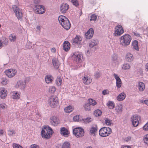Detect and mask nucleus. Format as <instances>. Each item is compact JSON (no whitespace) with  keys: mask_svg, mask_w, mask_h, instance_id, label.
<instances>
[{"mask_svg":"<svg viewBox=\"0 0 148 148\" xmlns=\"http://www.w3.org/2000/svg\"><path fill=\"white\" fill-rule=\"evenodd\" d=\"M58 19L60 24L65 29H69L71 27V24L67 17L63 15H60L58 17Z\"/></svg>","mask_w":148,"mask_h":148,"instance_id":"obj_1","label":"nucleus"},{"mask_svg":"<svg viewBox=\"0 0 148 148\" xmlns=\"http://www.w3.org/2000/svg\"><path fill=\"white\" fill-rule=\"evenodd\" d=\"M53 131L50 127H45L42 130L41 134L42 137L46 139H48L52 134Z\"/></svg>","mask_w":148,"mask_h":148,"instance_id":"obj_2","label":"nucleus"},{"mask_svg":"<svg viewBox=\"0 0 148 148\" xmlns=\"http://www.w3.org/2000/svg\"><path fill=\"white\" fill-rule=\"evenodd\" d=\"M112 133L111 129L108 127H104L101 128L99 131V135L103 137L109 136Z\"/></svg>","mask_w":148,"mask_h":148,"instance_id":"obj_3","label":"nucleus"},{"mask_svg":"<svg viewBox=\"0 0 148 148\" xmlns=\"http://www.w3.org/2000/svg\"><path fill=\"white\" fill-rule=\"evenodd\" d=\"M120 44L123 46L126 47L130 44V35L126 34L120 38Z\"/></svg>","mask_w":148,"mask_h":148,"instance_id":"obj_4","label":"nucleus"},{"mask_svg":"<svg viewBox=\"0 0 148 148\" xmlns=\"http://www.w3.org/2000/svg\"><path fill=\"white\" fill-rule=\"evenodd\" d=\"M73 133L76 137H82L84 135V130L80 127H77L73 130Z\"/></svg>","mask_w":148,"mask_h":148,"instance_id":"obj_5","label":"nucleus"},{"mask_svg":"<svg viewBox=\"0 0 148 148\" xmlns=\"http://www.w3.org/2000/svg\"><path fill=\"white\" fill-rule=\"evenodd\" d=\"M34 7L35 12L38 14H42L45 12L44 7L42 5L37 4L34 5Z\"/></svg>","mask_w":148,"mask_h":148,"instance_id":"obj_6","label":"nucleus"},{"mask_svg":"<svg viewBox=\"0 0 148 148\" xmlns=\"http://www.w3.org/2000/svg\"><path fill=\"white\" fill-rule=\"evenodd\" d=\"M114 35L116 36H120L124 32V30L122 26L120 25H118L115 27Z\"/></svg>","mask_w":148,"mask_h":148,"instance_id":"obj_7","label":"nucleus"},{"mask_svg":"<svg viewBox=\"0 0 148 148\" xmlns=\"http://www.w3.org/2000/svg\"><path fill=\"white\" fill-rule=\"evenodd\" d=\"M12 7L18 19L20 20H21L22 18V14L18 7L16 5H14Z\"/></svg>","mask_w":148,"mask_h":148,"instance_id":"obj_8","label":"nucleus"},{"mask_svg":"<svg viewBox=\"0 0 148 148\" xmlns=\"http://www.w3.org/2000/svg\"><path fill=\"white\" fill-rule=\"evenodd\" d=\"M48 102L52 108H54L58 103V98L55 96H52L48 100Z\"/></svg>","mask_w":148,"mask_h":148,"instance_id":"obj_9","label":"nucleus"},{"mask_svg":"<svg viewBox=\"0 0 148 148\" xmlns=\"http://www.w3.org/2000/svg\"><path fill=\"white\" fill-rule=\"evenodd\" d=\"M132 124L133 126L136 127L138 126L139 121L140 120V116L135 114L132 117Z\"/></svg>","mask_w":148,"mask_h":148,"instance_id":"obj_10","label":"nucleus"},{"mask_svg":"<svg viewBox=\"0 0 148 148\" xmlns=\"http://www.w3.org/2000/svg\"><path fill=\"white\" fill-rule=\"evenodd\" d=\"M17 71L15 69H9L5 71V73L9 77L11 78L14 77L16 74Z\"/></svg>","mask_w":148,"mask_h":148,"instance_id":"obj_11","label":"nucleus"},{"mask_svg":"<svg viewBox=\"0 0 148 148\" xmlns=\"http://www.w3.org/2000/svg\"><path fill=\"white\" fill-rule=\"evenodd\" d=\"M69 8V5L67 3H63L60 7V12L63 14L65 13Z\"/></svg>","mask_w":148,"mask_h":148,"instance_id":"obj_12","label":"nucleus"},{"mask_svg":"<svg viewBox=\"0 0 148 148\" xmlns=\"http://www.w3.org/2000/svg\"><path fill=\"white\" fill-rule=\"evenodd\" d=\"M50 122L51 124L54 126H57L60 123L59 119L56 116H53L50 118Z\"/></svg>","mask_w":148,"mask_h":148,"instance_id":"obj_13","label":"nucleus"},{"mask_svg":"<svg viewBox=\"0 0 148 148\" xmlns=\"http://www.w3.org/2000/svg\"><path fill=\"white\" fill-rule=\"evenodd\" d=\"M26 81L19 80L17 81L16 87L21 89H24L25 87Z\"/></svg>","mask_w":148,"mask_h":148,"instance_id":"obj_14","label":"nucleus"},{"mask_svg":"<svg viewBox=\"0 0 148 148\" xmlns=\"http://www.w3.org/2000/svg\"><path fill=\"white\" fill-rule=\"evenodd\" d=\"M82 38L79 36L76 35L75 38L72 40V43L73 45H79L81 43Z\"/></svg>","mask_w":148,"mask_h":148,"instance_id":"obj_15","label":"nucleus"},{"mask_svg":"<svg viewBox=\"0 0 148 148\" xmlns=\"http://www.w3.org/2000/svg\"><path fill=\"white\" fill-rule=\"evenodd\" d=\"M112 62L115 64L119 63V59L118 55L116 53H114L111 57Z\"/></svg>","mask_w":148,"mask_h":148,"instance_id":"obj_16","label":"nucleus"},{"mask_svg":"<svg viewBox=\"0 0 148 148\" xmlns=\"http://www.w3.org/2000/svg\"><path fill=\"white\" fill-rule=\"evenodd\" d=\"M94 34V30L92 28L90 29L85 34L86 38L88 39H90L92 37Z\"/></svg>","mask_w":148,"mask_h":148,"instance_id":"obj_17","label":"nucleus"},{"mask_svg":"<svg viewBox=\"0 0 148 148\" xmlns=\"http://www.w3.org/2000/svg\"><path fill=\"white\" fill-rule=\"evenodd\" d=\"M113 75L115 78L116 81V86L118 88H120L122 84L121 81L119 76H118L116 74L114 73Z\"/></svg>","mask_w":148,"mask_h":148,"instance_id":"obj_18","label":"nucleus"},{"mask_svg":"<svg viewBox=\"0 0 148 148\" xmlns=\"http://www.w3.org/2000/svg\"><path fill=\"white\" fill-rule=\"evenodd\" d=\"M63 49L66 51L69 50L70 48V44L68 41H65L63 44Z\"/></svg>","mask_w":148,"mask_h":148,"instance_id":"obj_19","label":"nucleus"},{"mask_svg":"<svg viewBox=\"0 0 148 148\" xmlns=\"http://www.w3.org/2000/svg\"><path fill=\"white\" fill-rule=\"evenodd\" d=\"M52 63L55 69H58L59 68L60 64L57 58H53L52 60Z\"/></svg>","mask_w":148,"mask_h":148,"instance_id":"obj_20","label":"nucleus"},{"mask_svg":"<svg viewBox=\"0 0 148 148\" xmlns=\"http://www.w3.org/2000/svg\"><path fill=\"white\" fill-rule=\"evenodd\" d=\"M1 97L2 99H4L7 96V91L4 88H1L0 89Z\"/></svg>","mask_w":148,"mask_h":148,"instance_id":"obj_21","label":"nucleus"},{"mask_svg":"<svg viewBox=\"0 0 148 148\" xmlns=\"http://www.w3.org/2000/svg\"><path fill=\"white\" fill-rule=\"evenodd\" d=\"M60 131V133L62 135L66 137L68 136L69 134L68 131L65 127H61Z\"/></svg>","mask_w":148,"mask_h":148,"instance_id":"obj_22","label":"nucleus"},{"mask_svg":"<svg viewBox=\"0 0 148 148\" xmlns=\"http://www.w3.org/2000/svg\"><path fill=\"white\" fill-rule=\"evenodd\" d=\"M125 97V94L123 92L120 94L117 97L116 99L119 101H121L124 100Z\"/></svg>","mask_w":148,"mask_h":148,"instance_id":"obj_23","label":"nucleus"},{"mask_svg":"<svg viewBox=\"0 0 148 148\" xmlns=\"http://www.w3.org/2000/svg\"><path fill=\"white\" fill-rule=\"evenodd\" d=\"M132 45L134 49L137 51L139 50L138 42L137 40H134L132 43Z\"/></svg>","mask_w":148,"mask_h":148,"instance_id":"obj_24","label":"nucleus"},{"mask_svg":"<svg viewBox=\"0 0 148 148\" xmlns=\"http://www.w3.org/2000/svg\"><path fill=\"white\" fill-rule=\"evenodd\" d=\"M98 43V41L97 40H92L89 42V46L90 47L92 48L95 46L97 45Z\"/></svg>","mask_w":148,"mask_h":148,"instance_id":"obj_25","label":"nucleus"},{"mask_svg":"<svg viewBox=\"0 0 148 148\" xmlns=\"http://www.w3.org/2000/svg\"><path fill=\"white\" fill-rule=\"evenodd\" d=\"M138 87L139 91H143L145 88V85L144 84L141 82H138Z\"/></svg>","mask_w":148,"mask_h":148,"instance_id":"obj_26","label":"nucleus"},{"mask_svg":"<svg viewBox=\"0 0 148 148\" xmlns=\"http://www.w3.org/2000/svg\"><path fill=\"white\" fill-rule=\"evenodd\" d=\"M84 83L86 85H88L90 84L92 81V80L88 78V77H84L82 79Z\"/></svg>","mask_w":148,"mask_h":148,"instance_id":"obj_27","label":"nucleus"},{"mask_svg":"<svg viewBox=\"0 0 148 148\" xmlns=\"http://www.w3.org/2000/svg\"><path fill=\"white\" fill-rule=\"evenodd\" d=\"M73 110V109L72 106H69L64 108V111L66 113H70Z\"/></svg>","mask_w":148,"mask_h":148,"instance_id":"obj_28","label":"nucleus"},{"mask_svg":"<svg viewBox=\"0 0 148 148\" xmlns=\"http://www.w3.org/2000/svg\"><path fill=\"white\" fill-rule=\"evenodd\" d=\"M70 144L68 141L65 142L62 146V148H70Z\"/></svg>","mask_w":148,"mask_h":148,"instance_id":"obj_29","label":"nucleus"},{"mask_svg":"<svg viewBox=\"0 0 148 148\" xmlns=\"http://www.w3.org/2000/svg\"><path fill=\"white\" fill-rule=\"evenodd\" d=\"M82 118L79 115L74 116L73 118V121H75L82 122Z\"/></svg>","mask_w":148,"mask_h":148,"instance_id":"obj_30","label":"nucleus"},{"mask_svg":"<svg viewBox=\"0 0 148 148\" xmlns=\"http://www.w3.org/2000/svg\"><path fill=\"white\" fill-rule=\"evenodd\" d=\"M52 77L51 75H47L45 78V79L46 82L47 84H49L52 81V79H51Z\"/></svg>","mask_w":148,"mask_h":148,"instance_id":"obj_31","label":"nucleus"},{"mask_svg":"<svg viewBox=\"0 0 148 148\" xmlns=\"http://www.w3.org/2000/svg\"><path fill=\"white\" fill-rule=\"evenodd\" d=\"M107 106L110 109H112L114 108V104L113 101H108L107 103Z\"/></svg>","mask_w":148,"mask_h":148,"instance_id":"obj_32","label":"nucleus"},{"mask_svg":"<svg viewBox=\"0 0 148 148\" xmlns=\"http://www.w3.org/2000/svg\"><path fill=\"white\" fill-rule=\"evenodd\" d=\"M56 85L58 86L61 85L62 83V79L60 77H58L56 80Z\"/></svg>","mask_w":148,"mask_h":148,"instance_id":"obj_33","label":"nucleus"},{"mask_svg":"<svg viewBox=\"0 0 148 148\" xmlns=\"http://www.w3.org/2000/svg\"><path fill=\"white\" fill-rule=\"evenodd\" d=\"M122 106L121 105H118L115 109L116 111L118 114L121 113L122 112Z\"/></svg>","mask_w":148,"mask_h":148,"instance_id":"obj_34","label":"nucleus"},{"mask_svg":"<svg viewBox=\"0 0 148 148\" xmlns=\"http://www.w3.org/2000/svg\"><path fill=\"white\" fill-rule=\"evenodd\" d=\"M102 114L101 111L99 110H96L94 112V115L96 116H101Z\"/></svg>","mask_w":148,"mask_h":148,"instance_id":"obj_35","label":"nucleus"},{"mask_svg":"<svg viewBox=\"0 0 148 148\" xmlns=\"http://www.w3.org/2000/svg\"><path fill=\"white\" fill-rule=\"evenodd\" d=\"M88 103L89 104L90 106L91 105L94 106L97 104V102L95 100L91 99H88Z\"/></svg>","mask_w":148,"mask_h":148,"instance_id":"obj_36","label":"nucleus"},{"mask_svg":"<svg viewBox=\"0 0 148 148\" xmlns=\"http://www.w3.org/2000/svg\"><path fill=\"white\" fill-rule=\"evenodd\" d=\"M97 130V127H92L90 130V133L91 134H95V132Z\"/></svg>","mask_w":148,"mask_h":148,"instance_id":"obj_37","label":"nucleus"},{"mask_svg":"<svg viewBox=\"0 0 148 148\" xmlns=\"http://www.w3.org/2000/svg\"><path fill=\"white\" fill-rule=\"evenodd\" d=\"M105 123L107 125H111L112 124V121L107 118H105Z\"/></svg>","mask_w":148,"mask_h":148,"instance_id":"obj_38","label":"nucleus"},{"mask_svg":"<svg viewBox=\"0 0 148 148\" xmlns=\"http://www.w3.org/2000/svg\"><path fill=\"white\" fill-rule=\"evenodd\" d=\"M84 107L86 111H90L91 109V106L88 103L85 104Z\"/></svg>","mask_w":148,"mask_h":148,"instance_id":"obj_39","label":"nucleus"},{"mask_svg":"<svg viewBox=\"0 0 148 148\" xmlns=\"http://www.w3.org/2000/svg\"><path fill=\"white\" fill-rule=\"evenodd\" d=\"M92 120V119L90 118H88L86 119H82V122H84L85 123H89Z\"/></svg>","mask_w":148,"mask_h":148,"instance_id":"obj_40","label":"nucleus"},{"mask_svg":"<svg viewBox=\"0 0 148 148\" xmlns=\"http://www.w3.org/2000/svg\"><path fill=\"white\" fill-rule=\"evenodd\" d=\"M82 56L80 54H78L75 56V60L78 62H80L81 61V57Z\"/></svg>","mask_w":148,"mask_h":148,"instance_id":"obj_41","label":"nucleus"},{"mask_svg":"<svg viewBox=\"0 0 148 148\" xmlns=\"http://www.w3.org/2000/svg\"><path fill=\"white\" fill-rule=\"evenodd\" d=\"M144 143L147 145H148V134L145 135L143 138Z\"/></svg>","mask_w":148,"mask_h":148,"instance_id":"obj_42","label":"nucleus"},{"mask_svg":"<svg viewBox=\"0 0 148 148\" xmlns=\"http://www.w3.org/2000/svg\"><path fill=\"white\" fill-rule=\"evenodd\" d=\"M101 76L99 72L96 71L95 73L94 74V78L96 79H98Z\"/></svg>","mask_w":148,"mask_h":148,"instance_id":"obj_43","label":"nucleus"},{"mask_svg":"<svg viewBox=\"0 0 148 148\" xmlns=\"http://www.w3.org/2000/svg\"><path fill=\"white\" fill-rule=\"evenodd\" d=\"M20 95L16 91L14 92L13 95V99H16L20 97Z\"/></svg>","mask_w":148,"mask_h":148,"instance_id":"obj_44","label":"nucleus"},{"mask_svg":"<svg viewBox=\"0 0 148 148\" xmlns=\"http://www.w3.org/2000/svg\"><path fill=\"white\" fill-rule=\"evenodd\" d=\"M55 87L54 86H51L49 88V92L50 93H53L55 92Z\"/></svg>","mask_w":148,"mask_h":148,"instance_id":"obj_45","label":"nucleus"},{"mask_svg":"<svg viewBox=\"0 0 148 148\" xmlns=\"http://www.w3.org/2000/svg\"><path fill=\"white\" fill-rule=\"evenodd\" d=\"M9 39L10 41L14 42L16 40L15 36H13L12 34H11L9 36Z\"/></svg>","mask_w":148,"mask_h":148,"instance_id":"obj_46","label":"nucleus"},{"mask_svg":"<svg viewBox=\"0 0 148 148\" xmlns=\"http://www.w3.org/2000/svg\"><path fill=\"white\" fill-rule=\"evenodd\" d=\"M130 68V65L128 64H125L122 66V68L124 69H129Z\"/></svg>","mask_w":148,"mask_h":148,"instance_id":"obj_47","label":"nucleus"},{"mask_svg":"<svg viewBox=\"0 0 148 148\" xmlns=\"http://www.w3.org/2000/svg\"><path fill=\"white\" fill-rule=\"evenodd\" d=\"M71 2L75 6L77 7L79 5V3L77 0H71Z\"/></svg>","mask_w":148,"mask_h":148,"instance_id":"obj_48","label":"nucleus"},{"mask_svg":"<svg viewBox=\"0 0 148 148\" xmlns=\"http://www.w3.org/2000/svg\"><path fill=\"white\" fill-rule=\"evenodd\" d=\"M13 148H23L21 146L15 143L13 144Z\"/></svg>","mask_w":148,"mask_h":148,"instance_id":"obj_49","label":"nucleus"},{"mask_svg":"<svg viewBox=\"0 0 148 148\" xmlns=\"http://www.w3.org/2000/svg\"><path fill=\"white\" fill-rule=\"evenodd\" d=\"M97 16L95 14L92 15L91 16V18L90 19V21H95L97 19Z\"/></svg>","mask_w":148,"mask_h":148,"instance_id":"obj_50","label":"nucleus"},{"mask_svg":"<svg viewBox=\"0 0 148 148\" xmlns=\"http://www.w3.org/2000/svg\"><path fill=\"white\" fill-rule=\"evenodd\" d=\"M3 42H2V44L3 43V44L5 45H7L8 42V39L4 38H3Z\"/></svg>","mask_w":148,"mask_h":148,"instance_id":"obj_51","label":"nucleus"},{"mask_svg":"<svg viewBox=\"0 0 148 148\" xmlns=\"http://www.w3.org/2000/svg\"><path fill=\"white\" fill-rule=\"evenodd\" d=\"M8 131L9 132L8 135L10 136L12 135L13 134H15V131L13 130H9Z\"/></svg>","mask_w":148,"mask_h":148,"instance_id":"obj_52","label":"nucleus"},{"mask_svg":"<svg viewBox=\"0 0 148 148\" xmlns=\"http://www.w3.org/2000/svg\"><path fill=\"white\" fill-rule=\"evenodd\" d=\"M125 60L129 62L130 60V53H128L125 56Z\"/></svg>","mask_w":148,"mask_h":148,"instance_id":"obj_53","label":"nucleus"},{"mask_svg":"<svg viewBox=\"0 0 148 148\" xmlns=\"http://www.w3.org/2000/svg\"><path fill=\"white\" fill-rule=\"evenodd\" d=\"M143 129L145 131L148 130V122L143 127Z\"/></svg>","mask_w":148,"mask_h":148,"instance_id":"obj_54","label":"nucleus"},{"mask_svg":"<svg viewBox=\"0 0 148 148\" xmlns=\"http://www.w3.org/2000/svg\"><path fill=\"white\" fill-rule=\"evenodd\" d=\"M30 148H39V146L36 144H33L30 146Z\"/></svg>","mask_w":148,"mask_h":148,"instance_id":"obj_55","label":"nucleus"},{"mask_svg":"<svg viewBox=\"0 0 148 148\" xmlns=\"http://www.w3.org/2000/svg\"><path fill=\"white\" fill-rule=\"evenodd\" d=\"M5 104L4 103L0 104V108L3 109H5Z\"/></svg>","mask_w":148,"mask_h":148,"instance_id":"obj_56","label":"nucleus"},{"mask_svg":"<svg viewBox=\"0 0 148 148\" xmlns=\"http://www.w3.org/2000/svg\"><path fill=\"white\" fill-rule=\"evenodd\" d=\"M134 35L137 37H140L141 38V37L140 36V34L139 33L136 32H134Z\"/></svg>","mask_w":148,"mask_h":148,"instance_id":"obj_57","label":"nucleus"},{"mask_svg":"<svg viewBox=\"0 0 148 148\" xmlns=\"http://www.w3.org/2000/svg\"><path fill=\"white\" fill-rule=\"evenodd\" d=\"M144 34L147 35L148 34V27H147L146 29L144 30Z\"/></svg>","mask_w":148,"mask_h":148,"instance_id":"obj_58","label":"nucleus"},{"mask_svg":"<svg viewBox=\"0 0 148 148\" xmlns=\"http://www.w3.org/2000/svg\"><path fill=\"white\" fill-rule=\"evenodd\" d=\"M8 80L6 79L3 80L2 82L1 83L3 85H5L7 83Z\"/></svg>","mask_w":148,"mask_h":148,"instance_id":"obj_59","label":"nucleus"},{"mask_svg":"<svg viewBox=\"0 0 148 148\" xmlns=\"http://www.w3.org/2000/svg\"><path fill=\"white\" fill-rule=\"evenodd\" d=\"M51 51L53 53H55L56 51V49L55 48L53 47L51 49Z\"/></svg>","mask_w":148,"mask_h":148,"instance_id":"obj_60","label":"nucleus"},{"mask_svg":"<svg viewBox=\"0 0 148 148\" xmlns=\"http://www.w3.org/2000/svg\"><path fill=\"white\" fill-rule=\"evenodd\" d=\"M102 94L103 95H106L107 94V90H104L102 91Z\"/></svg>","mask_w":148,"mask_h":148,"instance_id":"obj_61","label":"nucleus"},{"mask_svg":"<svg viewBox=\"0 0 148 148\" xmlns=\"http://www.w3.org/2000/svg\"><path fill=\"white\" fill-rule=\"evenodd\" d=\"M40 0H34V2L35 4H37L39 3Z\"/></svg>","mask_w":148,"mask_h":148,"instance_id":"obj_62","label":"nucleus"},{"mask_svg":"<svg viewBox=\"0 0 148 148\" xmlns=\"http://www.w3.org/2000/svg\"><path fill=\"white\" fill-rule=\"evenodd\" d=\"M140 103H142L143 104L144 103V104H145V103H146L145 100H140Z\"/></svg>","mask_w":148,"mask_h":148,"instance_id":"obj_63","label":"nucleus"},{"mask_svg":"<svg viewBox=\"0 0 148 148\" xmlns=\"http://www.w3.org/2000/svg\"><path fill=\"white\" fill-rule=\"evenodd\" d=\"M121 148H129V146L125 145L121 147Z\"/></svg>","mask_w":148,"mask_h":148,"instance_id":"obj_64","label":"nucleus"}]
</instances>
